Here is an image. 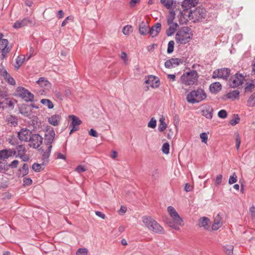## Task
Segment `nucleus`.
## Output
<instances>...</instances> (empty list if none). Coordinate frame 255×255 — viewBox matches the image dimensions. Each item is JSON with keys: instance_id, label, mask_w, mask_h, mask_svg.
Wrapping results in <instances>:
<instances>
[{"instance_id": "1", "label": "nucleus", "mask_w": 255, "mask_h": 255, "mask_svg": "<svg viewBox=\"0 0 255 255\" xmlns=\"http://www.w3.org/2000/svg\"><path fill=\"white\" fill-rule=\"evenodd\" d=\"M207 98V95L204 90L199 88L191 91L186 96L187 101L191 104L198 103Z\"/></svg>"}, {"instance_id": "2", "label": "nucleus", "mask_w": 255, "mask_h": 255, "mask_svg": "<svg viewBox=\"0 0 255 255\" xmlns=\"http://www.w3.org/2000/svg\"><path fill=\"white\" fill-rule=\"evenodd\" d=\"M192 33L188 27H183L180 29L175 35V40L177 43L185 44L191 38Z\"/></svg>"}, {"instance_id": "3", "label": "nucleus", "mask_w": 255, "mask_h": 255, "mask_svg": "<svg viewBox=\"0 0 255 255\" xmlns=\"http://www.w3.org/2000/svg\"><path fill=\"white\" fill-rule=\"evenodd\" d=\"M142 219L145 226L149 230L155 233L164 234V231L163 228L151 217L144 216Z\"/></svg>"}, {"instance_id": "4", "label": "nucleus", "mask_w": 255, "mask_h": 255, "mask_svg": "<svg viewBox=\"0 0 255 255\" xmlns=\"http://www.w3.org/2000/svg\"><path fill=\"white\" fill-rule=\"evenodd\" d=\"M198 74L195 70H191L184 73L180 77V82L186 86H190L197 83Z\"/></svg>"}, {"instance_id": "5", "label": "nucleus", "mask_w": 255, "mask_h": 255, "mask_svg": "<svg viewBox=\"0 0 255 255\" xmlns=\"http://www.w3.org/2000/svg\"><path fill=\"white\" fill-rule=\"evenodd\" d=\"M167 211L173 220V222L168 223L169 226L175 230H178L179 226H181L183 225V220L173 207L169 206L167 208Z\"/></svg>"}, {"instance_id": "6", "label": "nucleus", "mask_w": 255, "mask_h": 255, "mask_svg": "<svg viewBox=\"0 0 255 255\" xmlns=\"http://www.w3.org/2000/svg\"><path fill=\"white\" fill-rule=\"evenodd\" d=\"M189 16L194 19V21H200L206 16L205 10L198 7L195 10L190 11Z\"/></svg>"}, {"instance_id": "7", "label": "nucleus", "mask_w": 255, "mask_h": 255, "mask_svg": "<svg viewBox=\"0 0 255 255\" xmlns=\"http://www.w3.org/2000/svg\"><path fill=\"white\" fill-rule=\"evenodd\" d=\"M244 80V77L242 74H236L229 79V85L232 88H236L241 85Z\"/></svg>"}, {"instance_id": "8", "label": "nucleus", "mask_w": 255, "mask_h": 255, "mask_svg": "<svg viewBox=\"0 0 255 255\" xmlns=\"http://www.w3.org/2000/svg\"><path fill=\"white\" fill-rule=\"evenodd\" d=\"M17 94L26 102L32 101L34 100V95L26 89L22 87H18Z\"/></svg>"}, {"instance_id": "9", "label": "nucleus", "mask_w": 255, "mask_h": 255, "mask_svg": "<svg viewBox=\"0 0 255 255\" xmlns=\"http://www.w3.org/2000/svg\"><path fill=\"white\" fill-rule=\"evenodd\" d=\"M44 143L47 145H52L53 140L55 136V132L51 127H48L45 132Z\"/></svg>"}, {"instance_id": "10", "label": "nucleus", "mask_w": 255, "mask_h": 255, "mask_svg": "<svg viewBox=\"0 0 255 255\" xmlns=\"http://www.w3.org/2000/svg\"><path fill=\"white\" fill-rule=\"evenodd\" d=\"M230 74V70L228 68H221L218 70L214 71L212 78L215 79L216 78H222L226 79Z\"/></svg>"}, {"instance_id": "11", "label": "nucleus", "mask_w": 255, "mask_h": 255, "mask_svg": "<svg viewBox=\"0 0 255 255\" xmlns=\"http://www.w3.org/2000/svg\"><path fill=\"white\" fill-rule=\"evenodd\" d=\"M43 138L38 134H32L29 141L30 142V146L34 148H38L42 143Z\"/></svg>"}, {"instance_id": "12", "label": "nucleus", "mask_w": 255, "mask_h": 255, "mask_svg": "<svg viewBox=\"0 0 255 255\" xmlns=\"http://www.w3.org/2000/svg\"><path fill=\"white\" fill-rule=\"evenodd\" d=\"M69 118L72 120L70 127H72L70 134L79 129V126L82 124V121L76 116L74 115L69 116Z\"/></svg>"}, {"instance_id": "13", "label": "nucleus", "mask_w": 255, "mask_h": 255, "mask_svg": "<svg viewBox=\"0 0 255 255\" xmlns=\"http://www.w3.org/2000/svg\"><path fill=\"white\" fill-rule=\"evenodd\" d=\"M31 135V132L26 128H23L18 132V137L21 141L29 140Z\"/></svg>"}, {"instance_id": "14", "label": "nucleus", "mask_w": 255, "mask_h": 255, "mask_svg": "<svg viewBox=\"0 0 255 255\" xmlns=\"http://www.w3.org/2000/svg\"><path fill=\"white\" fill-rule=\"evenodd\" d=\"M145 83L153 88H157L159 86V81L158 78L152 75L148 76Z\"/></svg>"}, {"instance_id": "15", "label": "nucleus", "mask_w": 255, "mask_h": 255, "mask_svg": "<svg viewBox=\"0 0 255 255\" xmlns=\"http://www.w3.org/2000/svg\"><path fill=\"white\" fill-rule=\"evenodd\" d=\"M183 60L180 58H171L167 60L164 64L165 66L168 68L175 67L180 63H182Z\"/></svg>"}, {"instance_id": "16", "label": "nucleus", "mask_w": 255, "mask_h": 255, "mask_svg": "<svg viewBox=\"0 0 255 255\" xmlns=\"http://www.w3.org/2000/svg\"><path fill=\"white\" fill-rule=\"evenodd\" d=\"M8 44V40L1 37V39H0V50L2 51V55L3 56L10 51L9 48L7 47Z\"/></svg>"}, {"instance_id": "17", "label": "nucleus", "mask_w": 255, "mask_h": 255, "mask_svg": "<svg viewBox=\"0 0 255 255\" xmlns=\"http://www.w3.org/2000/svg\"><path fill=\"white\" fill-rule=\"evenodd\" d=\"M198 2L199 0H184L182 2V6L184 10H187L195 6Z\"/></svg>"}, {"instance_id": "18", "label": "nucleus", "mask_w": 255, "mask_h": 255, "mask_svg": "<svg viewBox=\"0 0 255 255\" xmlns=\"http://www.w3.org/2000/svg\"><path fill=\"white\" fill-rule=\"evenodd\" d=\"M38 85L43 88V91H48L51 87V84L45 78L41 77L37 81Z\"/></svg>"}, {"instance_id": "19", "label": "nucleus", "mask_w": 255, "mask_h": 255, "mask_svg": "<svg viewBox=\"0 0 255 255\" xmlns=\"http://www.w3.org/2000/svg\"><path fill=\"white\" fill-rule=\"evenodd\" d=\"M213 109L210 106L207 105L203 107L201 113L206 118L211 119L213 117Z\"/></svg>"}, {"instance_id": "20", "label": "nucleus", "mask_w": 255, "mask_h": 255, "mask_svg": "<svg viewBox=\"0 0 255 255\" xmlns=\"http://www.w3.org/2000/svg\"><path fill=\"white\" fill-rule=\"evenodd\" d=\"M32 21L28 18H23L21 20L16 21L13 24V27L14 28L17 29L27 25L28 23H31Z\"/></svg>"}, {"instance_id": "21", "label": "nucleus", "mask_w": 255, "mask_h": 255, "mask_svg": "<svg viewBox=\"0 0 255 255\" xmlns=\"http://www.w3.org/2000/svg\"><path fill=\"white\" fill-rule=\"evenodd\" d=\"M161 28V24L160 23H156L150 28L149 33L152 37L156 36Z\"/></svg>"}, {"instance_id": "22", "label": "nucleus", "mask_w": 255, "mask_h": 255, "mask_svg": "<svg viewBox=\"0 0 255 255\" xmlns=\"http://www.w3.org/2000/svg\"><path fill=\"white\" fill-rule=\"evenodd\" d=\"M14 153L15 151H13L11 149L1 150L0 151V159H7Z\"/></svg>"}, {"instance_id": "23", "label": "nucleus", "mask_w": 255, "mask_h": 255, "mask_svg": "<svg viewBox=\"0 0 255 255\" xmlns=\"http://www.w3.org/2000/svg\"><path fill=\"white\" fill-rule=\"evenodd\" d=\"M52 146L49 145L47 147L46 151L43 152L42 155V160L44 164H47L49 161V157L50 154Z\"/></svg>"}, {"instance_id": "24", "label": "nucleus", "mask_w": 255, "mask_h": 255, "mask_svg": "<svg viewBox=\"0 0 255 255\" xmlns=\"http://www.w3.org/2000/svg\"><path fill=\"white\" fill-rule=\"evenodd\" d=\"M61 119V116L59 115H54L48 119V122L54 126H57L59 125V121Z\"/></svg>"}, {"instance_id": "25", "label": "nucleus", "mask_w": 255, "mask_h": 255, "mask_svg": "<svg viewBox=\"0 0 255 255\" xmlns=\"http://www.w3.org/2000/svg\"><path fill=\"white\" fill-rule=\"evenodd\" d=\"M222 218L218 214L215 217L214 221V223L212 225V229L214 230H217L219 228H220L222 225V222L221 221Z\"/></svg>"}, {"instance_id": "26", "label": "nucleus", "mask_w": 255, "mask_h": 255, "mask_svg": "<svg viewBox=\"0 0 255 255\" xmlns=\"http://www.w3.org/2000/svg\"><path fill=\"white\" fill-rule=\"evenodd\" d=\"M139 33L140 34L142 35H146L149 32H148V25L147 23H145L144 22L142 21L140 24H139Z\"/></svg>"}, {"instance_id": "27", "label": "nucleus", "mask_w": 255, "mask_h": 255, "mask_svg": "<svg viewBox=\"0 0 255 255\" xmlns=\"http://www.w3.org/2000/svg\"><path fill=\"white\" fill-rule=\"evenodd\" d=\"M222 86L219 82L212 83L210 86V90L212 93H216L221 90Z\"/></svg>"}, {"instance_id": "28", "label": "nucleus", "mask_w": 255, "mask_h": 255, "mask_svg": "<svg viewBox=\"0 0 255 255\" xmlns=\"http://www.w3.org/2000/svg\"><path fill=\"white\" fill-rule=\"evenodd\" d=\"M169 25V28L166 30V34L167 36H171L176 30L178 25L177 23L174 24H168Z\"/></svg>"}, {"instance_id": "29", "label": "nucleus", "mask_w": 255, "mask_h": 255, "mask_svg": "<svg viewBox=\"0 0 255 255\" xmlns=\"http://www.w3.org/2000/svg\"><path fill=\"white\" fill-rule=\"evenodd\" d=\"M209 222V220L208 218L203 217L199 219L198 225L199 227H203L205 229H207L206 227L208 226Z\"/></svg>"}, {"instance_id": "30", "label": "nucleus", "mask_w": 255, "mask_h": 255, "mask_svg": "<svg viewBox=\"0 0 255 255\" xmlns=\"http://www.w3.org/2000/svg\"><path fill=\"white\" fill-rule=\"evenodd\" d=\"M160 124L158 126V130L160 131H164L167 128V125L165 122V118L162 117L159 120Z\"/></svg>"}, {"instance_id": "31", "label": "nucleus", "mask_w": 255, "mask_h": 255, "mask_svg": "<svg viewBox=\"0 0 255 255\" xmlns=\"http://www.w3.org/2000/svg\"><path fill=\"white\" fill-rule=\"evenodd\" d=\"M247 106L250 107L255 106V93L252 94L247 100Z\"/></svg>"}, {"instance_id": "32", "label": "nucleus", "mask_w": 255, "mask_h": 255, "mask_svg": "<svg viewBox=\"0 0 255 255\" xmlns=\"http://www.w3.org/2000/svg\"><path fill=\"white\" fill-rule=\"evenodd\" d=\"M45 165L46 164H44L43 162L42 164L34 163L32 166V168L35 172H39L44 168Z\"/></svg>"}, {"instance_id": "33", "label": "nucleus", "mask_w": 255, "mask_h": 255, "mask_svg": "<svg viewBox=\"0 0 255 255\" xmlns=\"http://www.w3.org/2000/svg\"><path fill=\"white\" fill-rule=\"evenodd\" d=\"M25 59L24 56H18L16 59L15 64H14V67L17 69H19L20 66L22 64L24 60Z\"/></svg>"}, {"instance_id": "34", "label": "nucleus", "mask_w": 255, "mask_h": 255, "mask_svg": "<svg viewBox=\"0 0 255 255\" xmlns=\"http://www.w3.org/2000/svg\"><path fill=\"white\" fill-rule=\"evenodd\" d=\"M240 92L238 90H234L232 92L227 94V96L228 99L234 100L238 98L239 96Z\"/></svg>"}, {"instance_id": "35", "label": "nucleus", "mask_w": 255, "mask_h": 255, "mask_svg": "<svg viewBox=\"0 0 255 255\" xmlns=\"http://www.w3.org/2000/svg\"><path fill=\"white\" fill-rule=\"evenodd\" d=\"M161 3L164 5L167 9H170L171 8L173 4V0H160Z\"/></svg>"}, {"instance_id": "36", "label": "nucleus", "mask_w": 255, "mask_h": 255, "mask_svg": "<svg viewBox=\"0 0 255 255\" xmlns=\"http://www.w3.org/2000/svg\"><path fill=\"white\" fill-rule=\"evenodd\" d=\"M255 88V85L253 83H247L245 88V92L251 93Z\"/></svg>"}, {"instance_id": "37", "label": "nucleus", "mask_w": 255, "mask_h": 255, "mask_svg": "<svg viewBox=\"0 0 255 255\" xmlns=\"http://www.w3.org/2000/svg\"><path fill=\"white\" fill-rule=\"evenodd\" d=\"M41 103L47 106V107L50 109H52L54 107L52 102L49 99H42L41 100Z\"/></svg>"}, {"instance_id": "38", "label": "nucleus", "mask_w": 255, "mask_h": 255, "mask_svg": "<svg viewBox=\"0 0 255 255\" xmlns=\"http://www.w3.org/2000/svg\"><path fill=\"white\" fill-rule=\"evenodd\" d=\"M175 14L174 12H170V14L168 16L167 19V24L176 23V22H173V20L175 19Z\"/></svg>"}, {"instance_id": "39", "label": "nucleus", "mask_w": 255, "mask_h": 255, "mask_svg": "<svg viewBox=\"0 0 255 255\" xmlns=\"http://www.w3.org/2000/svg\"><path fill=\"white\" fill-rule=\"evenodd\" d=\"M132 27L130 25H126L123 29V32L125 35H129L132 32Z\"/></svg>"}, {"instance_id": "40", "label": "nucleus", "mask_w": 255, "mask_h": 255, "mask_svg": "<svg viewBox=\"0 0 255 255\" xmlns=\"http://www.w3.org/2000/svg\"><path fill=\"white\" fill-rule=\"evenodd\" d=\"M233 246L232 245H228L224 247V252L229 255H231L233 254Z\"/></svg>"}, {"instance_id": "41", "label": "nucleus", "mask_w": 255, "mask_h": 255, "mask_svg": "<svg viewBox=\"0 0 255 255\" xmlns=\"http://www.w3.org/2000/svg\"><path fill=\"white\" fill-rule=\"evenodd\" d=\"M174 42L173 40H170L168 43V47L167 52L169 54L171 53L174 50Z\"/></svg>"}, {"instance_id": "42", "label": "nucleus", "mask_w": 255, "mask_h": 255, "mask_svg": "<svg viewBox=\"0 0 255 255\" xmlns=\"http://www.w3.org/2000/svg\"><path fill=\"white\" fill-rule=\"evenodd\" d=\"M234 119L231 120L230 122V124L232 126H235L236 124L239 123L240 119L238 115H234Z\"/></svg>"}, {"instance_id": "43", "label": "nucleus", "mask_w": 255, "mask_h": 255, "mask_svg": "<svg viewBox=\"0 0 255 255\" xmlns=\"http://www.w3.org/2000/svg\"><path fill=\"white\" fill-rule=\"evenodd\" d=\"M162 151L164 153L166 154L169 153V144L168 142H165L163 144L162 147Z\"/></svg>"}, {"instance_id": "44", "label": "nucleus", "mask_w": 255, "mask_h": 255, "mask_svg": "<svg viewBox=\"0 0 255 255\" xmlns=\"http://www.w3.org/2000/svg\"><path fill=\"white\" fill-rule=\"evenodd\" d=\"M88 250L86 248H80L78 250L76 255H87Z\"/></svg>"}, {"instance_id": "45", "label": "nucleus", "mask_w": 255, "mask_h": 255, "mask_svg": "<svg viewBox=\"0 0 255 255\" xmlns=\"http://www.w3.org/2000/svg\"><path fill=\"white\" fill-rule=\"evenodd\" d=\"M237 181V176L236 174L234 172L233 173L232 175L230 177L229 180V183L230 184H233L236 183Z\"/></svg>"}, {"instance_id": "46", "label": "nucleus", "mask_w": 255, "mask_h": 255, "mask_svg": "<svg viewBox=\"0 0 255 255\" xmlns=\"http://www.w3.org/2000/svg\"><path fill=\"white\" fill-rule=\"evenodd\" d=\"M18 152V155L23 153H25L26 150L25 147L22 145H19L16 147Z\"/></svg>"}, {"instance_id": "47", "label": "nucleus", "mask_w": 255, "mask_h": 255, "mask_svg": "<svg viewBox=\"0 0 255 255\" xmlns=\"http://www.w3.org/2000/svg\"><path fill=\"white\" fill-rule=\"evenodd\" d=\"M152 180H156L158 177V171L157 169L153 170L150 174Z\"/></svg>"}, {"instance_id": "48", "label": "nucleus", "mask_w": 255, "mask_h": 255, "mask_svg": "<svg viewBox=\"0 0 255 255\" xmlns=\"http://www.w3.org/2000/svg\"><path fill=\"white\" fill-rule=\"evenodd\" d=\"M156 126V121L154 118H151L148 124V127L154 128Z\"/></svg>"}, {"instance_id": "49", "label": "nucleus", "mask_w": 255, "mask_h": 255, "mask_svg": "<svg viewBox=\"0 0 255 255\" xmlns=\"http://www.w3.org/2000/svg\"><path fill=\"white\" fill-rule=\"evenodd\" d=\"M22 176H24L28 173V166L26 163H24L22 166Z\"/></svg>"}, {"instance_id": "50", "label": "nucleus", "mask_w": 255, "mask_h": 255, "mask_svg": "<svg viewBox=\"0 0 255 255\" xmlns=\"http://www.w3.org/2000/svg\"><path fill=\"white\" fill-rule=\"evenodd\" d=\"M4 80L10 85H15V82L14 79L11 77L10 75L7 76Z\"/></svg>"}, {"instance_id": "51", "label": "nucleus", "mask_w": 255, "mask_h": 255, "mask_svg": "<svg viewBox=\"0 0 255 255\" xmlns=\"http://www.w3.org/2000/svg\"><path fill=\"white\" fill-rule=\"evenodd\" d=\"M235 141L236 148L237 149H238L240 147V145L241 144V137L240 136L239 134L238 133H237L236 135Z\"/></svg>"}, {"instance_id": "52", "label": "nucleus", "mask_w": 255, "mask_h": 255, "mask_svg": "<svg viewBox=\"0 0 255 255\" xmlns=\"http://www.w3.org/2000/svg\"><path fill=\"white\" fill-rule=\"evenodd\" d=\"M202 142L206 143L208 140V135L206 133L203 132L200 134Z\"/></svg>"}, {"instance_id": "53", "label": "nucleus", "mask_w": 255, "mask_h": 255, "mask_svg": "<svg viewBox=\"0 0 255 255\" xmlns=\"http://www.w3.org/2000/svg\"><path fill=\"white\" fill-rule=\"evenodd\" d=\"M120 57H121V59L124 61V63L126 64H127L128 63V56H127V53L125 52H122L121 53Z\"/></svg>"}, {"instance_id": "54", "label": "nucleus", "mask_w": 255, "mask_h": 255, "mask_svg": "<svg viewBox=\"0 0 255 255\" xmlns=\"http://www.w3.org/2000/svg\"><path fill=\"white\" fill-rule=\"evenodd\" d=\"M218 116L221 118H225L227 116V112L224 110H222L218 112Z\"/></svg>"}, {"instance_id": "55", "label": "nucleus", "mask_w": 255, "mask_h": 255, "mask_svg": "<svg viewBox=\"0 0 255 255\" xmlns=\"http://www.w3.org/2000/svg\"><path fill=\"white\" fill-rule=\"evenodd\" d=\"M86 170H87V169L86 168H85L83 166L81 165H78L76 168V171L77 172H78L79 173H81L82 172L86 171Z\"/></svg>"}, {"instance_id": "56", "label": "nucleus", "mask_w": 255, "mask_h": 255, "mask_svg": "<svg viewBox=\"0 0 255 255\" xmlns=\"http://www.w3.org/2000/svg\"><path fill=\"white\" fill-rule=\"evenodd\" d=\"M222 175L221 174L218 175L216 178L215 184L217 186L220 185L222 182Z\"/></svg>"}, {"instance_id": "57", "label": "nucleus", "mask_w": 255, "mask_h": 255, "mask_svg": "<svg viewBox=\"0 0 255 255\" xmlns=\"http://www.w3.org/2000/svg\"><path fill=\"white\" fill-rule=\"evenodd\" d=\"M89 134L90 135L93 136V137H98V134L97 132L96 131V130H95L93 128H91L89 130Z\"/></svg>"}, {"instance_id": "58", "label": "nucleus", "mask_w": 255, "mask_h": 255, "mask_svg": "<svg viewBox=\"0 0 255 255\" xmlns=\"http://www.w3.org/2000/svg\"><path fill=\"white\" fill-rule=\"evenodd\" d=\"M73 18L72 16H69L66 18V19L62 22L61 26H64L66 24L68 23L69 20L73 21Z\"/></svg>"}, {"instance_id": "59", "label": "nucleus", "mask_w": 255, "mask_h": 255, "mask_svg": "<svg viewBox=\"0 0 255 255\" xmlns=\"http://www.w3.org/2000/svg\"><path fill=\"white\" fill-rule=\"evenodd\" d=\"M18 156L23 161H27L29 160V158L28 155L25 154V153H23L21 154L18 155Z\"/></svg>"}, {"instance_id": "60", "label": "nucleus", "mask_w": 255, "mask_h": 255, "mask_svg": "<svg viewBox=\"0 0 255 255\" xmlns=\"http://www.w3.org/2000/svg\"><path fill=\"white\" fill-rule=\"evenodd\" d=\"M18 161L17 160H14L12 162H11L10 164H9L8 166L11 167V168H14L17 167V165L18 164Z\"/></svg>"}, {"instance_id": "61", "label": "nucleus", "mask_w": 255, "mask_h": 255, "mask_svg": "<svg viewBox=\"0 0 255 255\" xmlns=\"http://www.w3.org/2000/svg\"><path fill=\"white\" fill-rule=\"evenodd\" d=\"M32 181L29 178H25L23 180V185H27V186L30 185L32 184Z\"/></svg>"}, {"instance_id": "62", "label": "nucleus", "mask_w": 255, "mask_h": 255, "mask_svg": "<svg viewBox=\"0 0 255 255\" xmlns=\"http://www.w3.org/2000/svg\"><path fill=\"white\" fill-rule=\"evenodd\" d=\"M140 0H130L129 2L130 6L133 7L135 6L136 4L139 2Z\"/></svg>"}, {"instance_id": "63", "label": "nucleus", "mask_w": 255, "mask_h": 255, "mask_svg": "<svg viewBox=\"0 0 255 255\" xmlns=\"http://www.w3.org/2000/svg\"><path fill=\"white\" fill-rule=\"evenodd\" d=\"M192 188H193L192 186L191 185L189 184L188 183H186L184 187V190L186 192H189V191H191Z\"/></svg>"}, {"instance_id": "64", "label": "nucleus", "mask_w": 255, "mask_h": 255, "mask_svg": "<svg viewBox=\"0 0 255 255\" xmlns=\"http://www.w3.org/2000/svg\"><path fill=\"white\" fill-rule=\"evenodd\" d=\"M55 95L56 97L57 98L59 99V100H63V96L62 95V94L61 93H60L59 92L56 91L55 92Z\"/></svg>"}]
</instances>
